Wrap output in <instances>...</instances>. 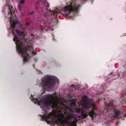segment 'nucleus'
Instances as JSON below:
<instances>
[{
	"label": "nucleus",
	"instance_id": "f257e3e1",
	"mask_svg": "<svg viewBox=\"0 0 126 126\" xmlns=\"http://www.w3.org/2000/svg\"><path fill=\"white\" fill-rule=\"evenodd\" d=\"M13 40L16 43V50L20 54H22L23 57V61L24 62L27 61L28 57L29 54L31 53L30 50H32V54L35 55L37 54V52L32 50L33 47L32 45H29L27 44L29 43L31 44L32 42V39L30 40L27 39L26 40L22 39L20 40L16 37H14L13 38Z\"/></svg>",
	"mask_w": 126,
	"mask_h": 126
},
{
	"label": "nucleus",
	"instance_id": "f03ea898",
	"mask_svg": "<svg viewBox=\"0 0 126 126\" xmlns=\"http://www.w3.org/2000/svg\"><path fill=\"white\" fill-rule=\"evenodd\" d=\"M60 109L63 110L64 113L66 115L65 117L66 121L60 118L55 121V124L58 125V126H65V124H66L67 126H77L76 124L78 120L72 114L73 112V110L69 108H66L64 105L60 107Z\"/></svg>",
	"mask_w": 126,
	"mask_h": 126
},
{
	"label": "nucleus",
	"instance_id": "7ed1b4c3",
	"mask_svg": "<svg viewBox=\"0 0 126 126\" xmlns=\"http://www.w3.org/2000/svg\"><path fill=\"white\" fill-rule=\"evenodd\" d=\"M88 97L86 95H84L82 96L83 100L82 106L84 109L86 110V112L84 110L83 111L80 108H76L75 110L77 113L81 111V115L83 117L85 118L89 115L92 119L94 118V115H96L95 111L96 109L93 100L92 99L87 98Z\"/></svg>",
	"mask_w": 126,
	"mask_h": 126
},
{
	"label": "nucleus",
	"instance_id": "20e7f679",
	"mask_svg": "<svg viewBox=\"0 0 126 126\" xmlns=\"http://www.w3.org/2000/svg\"><path fill=\"white\" fill-rule=\"evenodd\" d=\"M117 106L114 105L112 103L105 104V109L107 110V112L109 113L110 115L112 114L113 118L119 119L121 118V115L122 113V111L117 109Z\"/></svg>",
	"mask_w": 126,
	"mask_h": 126
},
{
	"label": "nucleus",
	"instance_id": "39448f33",
	"mask_svg": "<svg viewBox=\"0 0 126 126\" xmlns=\"http://www.w3.org/2000/svg\"><path fill=\"white\" fill-rule=\"evenodd\" d=\"M54 98L53 95L50 94L49 96H47L43 101H39L38 100V105H41L43 107L51 105H52V107L57 108L58 106L57 103L52 100L50 98L53 99Z\"/></svg>",
	"mask_w": 126,
	"mask_h": 126
},
{
	"label": "nucleus",
	"instance_id": "423d86ee",
	"mask_svg": "<svg viewBox=\"0 0 126 126\" xmlns=\"http://www.w3.org/2000/svg\"><path fill=\"white\" fill-rule=\"evenodd\" d=\"M58 81V79H57L50 76H47L45 78L44 81L42 82V83L45 87L51 88Z\"/></svg>",
	"mask_w": 126,
	"mask_h": 126
},
{
	"label": "nucleus",
	"instance_id": "0eeeda50",
	"mask_svg": "<svg viewBox=\"0 0 126 126\" xmlns=\"http://www.w3.org/2000/svg\"><path fill=\"white\" fill-rule=\"evenodd\" d=\"M79 7V5L76 3L75 2H71L68 8L64 7V11L65 12L69 10V12L72 11L77 12L78 11Z\"/></svg>",
	"mask_w": 126,
	"mask_h": 126
},
{
	"label": "nucleus",
	"instance_id": "6e6552de",
	"mask_svg": "<svg viewBox=\"0 0 126 126\" xmlns=\"http://www.w3.org/2000/svg\"><path fill=\"white\" fill-rule=\"evenodd\" d=\"M47 12H46L44 15V16H46L47 17V16H50V15H53L54 16H56L57 14H59V12L57 11L56 10L54 11H52L49 10L48 9V8H47Z\"/></svg>",
	"mask_w": 126,
	"mask_h": 126
},
{
	"label": "nucleus",
	"instance_id": "1a4fd4ad",
	"mask_svg": "<svg viewBox=\"0 0 126 126\" xmlns=\"http://www.w3.org/2000/svg\"><path fill=\"white\" fill-rule=\"evenodd\" d=\"M9 12L8 13V15L9 14L10 15V21L12 22L13 20L14 19V17L13 16V15L15 16V11H14V9H13V7L12 6H9Z\"/></svg>",
	"mask_w": 126,
	"mask_h": 126
},
{
	"label": "nucleus",
	"instance_id": "9d476101",
	"mask_svg": "<svg viewBox=\"0 0 126 126\" xmlns=\"http://www.w3.org/2000/svg\"><path fill=\"white\" fill-rule=\"evenodd\" d=\"M43 117L45 120V121L48 124H49V121H48L49 119L52 120L54 118V115L52 112L50 113L46 116H44Z\"/></svg>",
	"mask_w": 126,
	"mask_h": 126
},
{
	"label": "nucleus",
	"instance_id": "9b49d317",
	"mask_svg": "<svg viewBox=\"0 0 126 126\" xmlns=\"http://www.w3.org/2000/svg\"><path fill=\"white\" fill-rule=\"evenodd\" d=\"M17 23V21H14L13 22L12 24L10 27V29L11 30V32L13 34H14L15 33V25Z\"/></svg>",
	"mask_w": 126,
	"mask_h": 126
},
{
	"label": "nucleus",
	"instance_id": "f8f14e48",
	"mask_svg": "<svg viewBox=\"0 0 126 126\" xmlns=\"http://www.w3.org/2000/svg\"><path fill=\"white\" fill-rule=\"evenodd\" d=\"M42 2L43 5L46 6L47 7H49V3L47 1V0H40Z\"/></svg>",
	"mask_w": 126,
	"mask_h": 126
},
{
	"label": "nucleus",
	"instance_id": "ddd939ff",
	"mask_svg": "<svg viewBox=\"0 0 126 126\" xmlns=\"http://www.w3.org/2000/svg\"><path fill=\"white\" fill-rule=\"evenodd\" d=\"M15 31L16 32V33L19 35H22L24 33L23 32H21L20 31L18 30H15Z\"/></svg>",
	"mask_w": 126,
	"mask_h": 126
},
{
	"label": "nucleus",
	"instance_id": "4468645a",
	"mask_svg": "<svg viewBox=\"0 0 126 126\" xmlns=\"http://www.w3.org/2000/svg\"><path fill=\"white\" fill-rule=\"evenodd\" d=\"M17 9L19 11H21L22 10V5L19 4L18 6Z\"/></svg>",
	"mask_w": 126,
	"mask_h": 126
},
{
	"label": "nucleus",
	"instance_id": "2eb2a0df",
	"mask_svg": "<svg viewBox=\"0 0 126 126\" xmlns=\"http://www.w3.org/2000/svg\"><path fill=\"white\" fill-rule=\"evenodd\" d=\"M30 24L29 23L26 22L25 24V27H24V29H23L24 30V29H25L26 27H28L30 26Z\"/></svg>",
	"mask_w": 126,
	"mask_h": 126
},
{
	"label": "nucleus",
	"instance_id": "dca6fc26",
	"mask_svg": "<svg viewBox=\"0 0 126 126\" xmlns=\"http://www.w3.org/2000/svg\"><path fill=\"white\" fill-rule=\"evenodd\" d=\"M25 0H20L19 4L21 5L24 4L25 3Z\"/></svg>",
	"mask_w": 126,
	"mask_h": 126
},
{
	"label": "nucleus",
	"instance_id": "f3484780",
	"mask_svg": "<svg viewBox=\"0 0 126 126\" xmlns=\"http://www.w3.org/2000/svg\"><path fill=\"white\" fill-rule=\"evenodd\" d=\"M75 102L72 101L71 102V105L74 106L75 105Z\"/></svg>",
	"mask_w": 126,
	"mask_h": 126
},
{
	"label": "nucleus",
	"instance_id": "a211bd4d",
	"mask_svg": "<svg viewBox=\"0 0 126 126\" xmlns=\"http://www.w3.org/2000/svg\"><path fill=\"white\" fill-rule=\"evenodd\" d=\"M126 72L125 71H124V72L122 73V75L123 77H124L126 76Z\"/></svg>",
	"mask_w": 126,
	"mask_h": 126
},
{
	"label": "nucleus",
	"instance_id": "6ab92c4d",
	"mask_svg": "<svg viewBox=\"0 0 126 126\" xmlns=\"http://www.w3.org/2000/svg\"><path fill=\"white\" fill-rule=\"evenodd\" d=\"M70 87L72 88H75V85H72L70 86Z\"/></svg>",
	"mask_w": 126,
	"mask_h": 126
},
{
	"label": "nucleus",
	"instance_id": "aec40b11",
	"mask_svg": "<svg viewBox=\"0 0 126 126\" xmlns=\"http://www.w3.org/2000/svg\"><path fill=\"white\" fill-rule=\"evenodd\" d=\"M34 13V12L33 11H32V12H31L29 14V15H31L32 14H33Z\"/></svg>",
	"mask_w": 126,
	"mask_h": 126
},
{
	"label": "nucleus",
	"instance_id": "412c9836",
	"mask_svg": "<svg viewBox=\"0 0 126 126\" xmlns=\"http://www.w3.org/2000/svg\"><path fill=\"white\" fill-rule=\"evenodd\" d=\"M39 3H39V2L38 1L37 3V4L36 6H37V5H38L39 6Z\"/></svg>",
	"mask_w": 126,
	"mask_h": 126
},
{
	"label": "nucleus",
	"instance_id": "4be33fe9",
	"mask_svg": "<svg viewBox=\"0 0 126 126\" xmlns=\"http://www.w3.org/2000/svg\"><path fill=\"white\" fill-rule=\"evenodd\" d=\"M38 8H39V7H36L35 8V9L36 10V9H38Z\"/></svg>",
	"mask_w": 126,
	"mask_h": 126
},
{
	"label": "nucleus",
	"instance_id": "5701e85b",
	"mask_svg": "<svg viewBox=\"0 0 126 126\" xmlns=\"http://www.w3.org/2000/svg\"><path fill=\"white\" fill-rule=\"evenodd\" d=\"M125 34H126V33H125V34L124 35V36H125L126 35Z\"/></svg>",
	"mask_w": 126,
	"mask_h": 126
},
{
	"label": "nucleus",
	"instance_id": "b1692460",
	"mask_svg": "<svg viewBox=\"0 0 126 126\" xmlns=\"http://www.w3.org/2000/svg\"><path fill=\"white\" fill-rule=\"evenodd\" d=\"M31 97H32V95H31Z\"/></svg>",
	"mask_w": 126,
	"mask_h": 126
},
{
	"label": "nucleus",
	"instance_id": "393cba45",
	"mask_svg": "<svg viewBox=\"0 0 126 126\" xmlns=\"http://www.w3.org/2000/svg\"><path fill=\"white\" fill-rule=\"evenodd\" d=\"M118 123V122H117V123Z\"/></svg>",
	"mask_w": 126,
	"mask_h": 126
}]
</instances>
